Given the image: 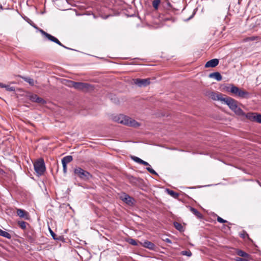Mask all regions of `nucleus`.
Masks as SVG:
<instances>
[{
  "label": "nucleus",
  "mask_w": 261,
  "mask_h": 261,
  "mask_svg": "<svg viewBox=\"0 0 261 261\" xmlns=\"http://www.w3.org/2000/svg\"><path fill=\"white\" fill-rule=\"evenodd\" d=\"M140 164H142L145 166H150V165L147 162H145L143 160H142V161Z\"/></svg>",
  "instance_id": "4c0bfd02"
},
{
  "label": "nucleus",
  "mask_w": 261,
  "mask_h": 261,
  "mask_svg": "<svg viewBox=\"0 0 261 261\" xmlns=\"http://www.w3.org/2000/svg\"><path fill=\"white\" fill-rule=\"evenodd\" d=\"M222 102L227 105L229 109L238 116H244L245 113L238 106V101L234 99L226 96L222 99Z\"/></svg>",
  "instance_id": "f257e3e1"
},
{
  "label": "nucleus",
  "mask_w": 261,
  "mask_h": 261,
  "mask_svg": "<svg viewBox=\"0 0 261 261\" xmlns=\"http://www.w3.org/2000/svg\"><path fill=\"white\" fill-rule=\"evenodd\" d=\"M74 174L80 179L83 180H88L92 178V175L87 171L81 167H76L74 170Z\"/></svg>",
  "instance_id": "20e7f679"
},
{
  "label": "nucleus",
  "mask_w": 261,
  "mask_h": 261,
  "mask_svg": "<svg viewBox=\"0 0 261 261\" xmlns=\"http://www.w3.org/2000/svg\"><path fill=\"white\" fill-rule=\"evenodd\" d=\"M233 87H234V85L233 84H229L228 85L224 86L223 89L226 92H229L232 93V91L231 90Z\"/></svg>",
  "instance_id": "b1692460"
},
{
  "label": "nucleus",
  "mask_w": 261,
  "mask_h": 261,
  "mask_svg": "<svg viewBox=\"0 0 261 261\" xmlns=\"http://www.w3.org/2000/svg\"><path fill=\"white\" fill-rule=\"evenodd\" d=\"M142 245L144 247H145L151 250H154L155 248V245L153 243L147 240L144 241V242L142 243Z\"/></svg>",
  "instance_id": "4468645a"
},
{
  "label": "nucleus",
  "mask_w": 261,
  "mask_h": 261,
  "mask_svg": "<svg viewBox=\"0 0 261 261\" xmlns=\"http://www.w3.org/2000/svg\"><path fill=\"white\" fill-rule=\"evenodd\" d=\"M209 97L213 100H220L222 102V99H224V97H223V95L222 94L216 93L214 92H211L208 94Z\"/></svg>",
  "instance_id": "1a4fd4ad"
},
{
  "label": "nucleus",
  "mask_w": 261,
  "mask_h": 261,
  "mask_svg": "<svg viewBox=\"0 0 261 261\" xmlns=\"http://www.w3.org/2000/svg\"><path fill=\"white\" fill-rule=\"evenodd\" d=\"M146 169L150 173L154 175H157V173L153 169L151 168L150 166L147 167Z\"/></svg>",
  "instance_id": "c756f323"
},
{
  "label": "nucleus",
  "mask_w": 261,
  "mask_h": 261,
  "mask_svg": "<svg viewBox=\"0 0 261 261\" xmlns=\"http://www.w3.org/2000/svg\"><path fill=\"white\" fill-rule=\"evenodd\" d=\"M165 242H166V243H169V244H171L172 243V241L170 239H169V238H166L165 239L163 240Z\"/></svg>",
  "instance_id": "58836bf2"
},
{
  "label": "nucleus",
  "mask_w": 261,
  "mask_h": 261,
  "mask_svg": "<svg viewBox=\"0 0 261 261\" xmlns=\"http://www.w3.org/2000/svg\"><path fill=\"white\" fill-rule=\"evenodd\" d=\"M121 198L124 202L129 205H132L134 204V199L127 194H125L123 197H121Z\"/></svg>",
  "instance_id": "ddd939ff"
},
{
  "label": "nucleus",
  "mask_w": 261,
  "mask_h": 261,
  "mask_svg": "<svg viewBox=\"0 0 261 261\" xmlns=\"http://www.w3.org/2000/svg\"><path fill=\"white\" fill-rule=\"evenodd\" d=\"M17 214L19 217L24 218L25 220H29L30 218L29 213L22 209H17Z\"/></svg>",
  "instance_id": "9d476101"
},
{
  "label": "nucleus",
  "mask_w": 261,
  "mask_h": 261,
  "mask_svg": "<svg viewBox=\"0 0 261 261\" xmlns=\"http://www.w3.org/2000/svg\"><path fill=\"white\" fill-rule=\"evenodd\" d=\"M180 254L182 255H186L187 256H191L192 255V252L190 250H184L180 252Z\"/></svg>",
  "instance_id": "bb28decb"
},
{
  "label": "nucleus",
  "mask_w": 261,
  "mask_h": 261,
  "mask_svg": "<svg viewBox=\"0 0 261 261\" xmlns=\"http://www.w3.org/2000/svg\"><path fill=\"white\" fill-rule=\"evenodd\" d=\"M116 121L119 123L129 126L137 127L140 126V124L136 120L123 115H119L117 118H116Z\"/></svg>",
  "instance_id": "f03ea898"
},
{
  "label": "nucleus",
  "mask_w": 261,
  "mask_h": 261,
  "mask_svg": "<svg viewBox=\"0 0 261 261\" xmlns=\"http://www.w3.org/2000/svg\"><path fill=\"white\" fill-rule=\"evenodd\" d=\"M259 123H261V114L256 113V115H255V121Z\"/></svg>",
  "instance_id": "7c9ffc66"
},
{
  "label": "nucleus",
  "mask_w": 261,
  "mask_h": 261,
  "mask_svg": "<svg viewBox=\"0 0 261 261\" xmlns=\"http://www.w3.org/2000/svg\"><path fill=\"white\" fill-rule=\"evenodd\" d=\"M231 90L232 91V94L241 98H248L249 97L248 92L236 86Z\"/></svg>",
  "instance_id": "423d86ee"
},
{
  "label": "nucleus",
  "mask_w": 261,
  "mask_h": 261,
  "mask_svg": "<svg viewBox=\"0 0 261 261\" xmlns=\"http://www.w3.org/2000/svg\"><path fill=\"white\" fill-rule=\"evenodd\" d=\"M161 3L160 0H153L152 2V6L154 9L157 10L159 8V5Z\"/></svg>",
  "instance_id": "393cba45"
},
{
  "label": "nucleus",
  "mask_w": 261,
  "mask_h": 261,
  "mask_svg": "<svg viewBox=\"0 0 261 261\" xmlns=\"http://www.w3.org/2000/svg\"><path fill=\"white\" fill-rule=\"evenodd\" d=\"M166 191L168 194H169L170 196H171L172 197H173L175 198H177L179 196V194L177 193H176L172 190H170L167 189L166 190Z\"/></svg>",
  "instance_id": "412c9836"
},
{
  "label": "nucleus",
  "mask_w": 261,
  "mask_h": 261,
  "mask_svg": "<svg viewBox=\"0 0 261 261\" xmlns=\"http://www.w3.org/2000/svg\"><path fill=\"white\" fill-rule=\"evenodd\" d=\"M8 91H14L15 88L13 87H11L9 85H4V87Z\"/></svg>",
  "instance_id": "2f4dec72"
},
{
  "label": "nucleus",
  "mask_w": 261,
  "mask_h": 261,
  "mask_svg": "<svg viewBox=\"0 0 261 261\" xmlns=\"http://www.w3.org/2000/svg\"><path fill=\"white\" fill-rule=\"evenodd\" d=\"M255 115H256V113H248L246 114H245L244 116H245L249 120L255 122Z\"/></svg>",
  "instance_id": "dca6fc26"
},
{
  "label": "nucleus",
  "mask_w": 261,
  "mask_h": 261,
  "mask_svg": "<svg viewBox=\"0 0 261 261\" xmlns=\"http://www.w3.org/2000/svg\"><path fill=\"white\" fill-rule=\"evenodd\" d=\"M22 79L30 85L33 86L34 85V81L33 79L28 77H22Z\"/></svg>",
  "instance_id": "5701e85b"
},
{
  "label": "nucleus",
  "mask_w": 261,
  "mask_h": 261,
  "mask_svg": "<svg viewBox=\"0 0 261 261\" xmlns=\"http://www.w3.org/2000/svg\"><path fill=\"white\" fill-rule=\"evenodd\" d=\"M34 169L36 172L39 175H42L45 171V166L44 160L42 159H39L34 164Z\"/></svg>",
  "instance_id": "39448f33"
},
{
  "label": "nucleus",
  "mask_w": 261,
  "mask_h": 261,
  "mask_svg": "<svg viewBox=\"0 0 261 261\" xmlns=\"http://www.w3.org/2000/svg\"><path fill=\"white\" fill-rule=\"evenodd\" d=\"M219 62V60L217 59H212L206 63L205 65V67H215L218 65Z\"/></svg>",
  "instance_id": "f8f14e48"
},
{
  "label": "nucleus",
  "mask_w": 261,
  "mask_h": 261,
  "mask_svg": "<svg viewBox=\"0 0 261 261\" xmlns=\"http://www.w3.org/2000/svg\"><path fill=\"white\" fill-rule=\"evenodd\" d=\"M18 224L21 229H25L26 228L27 223L23 221H19L18 222Z\"/></svg>",
  "instance_id": "a878e982"
},
{
  "label": "nucleus",
  "mask_w": 261,
  "mask_h": 261,
  "mask_svg": "<svg viewBox=\"0 0 261 261\" xmlns=\"http://www.w3.org/2000/svg\"><path fill=\"white\" fill-rule=\"evenodd\" d=\"M128 242L134 246H137L138 245L136 241L133 239H130L128 240Z\"/></svg>",
  "instance_id": "473e14b6"
},
{
  "label": "nucleus",
  "mask_w": 261,
  "mask_h": 261,
  "mask_svg": "<svg viewBox=\"0 0 261 261\" xmlns=\"http://www.w3.org/2000/svg\"><path fill=\"white\" fill-rule=\"evenodd\" d=\"M49 231H50V234L51 235V236L53 237V238L54 240H58V238H56V234L53 232V231L52 230L49 229Z\"/></svg>",
  "instance_id": "f704fd0d"
},
{
  "label": "nucleus",
  "mask_w": 261,
  "mask_h": 261,
  "mask_svg": "<svg viewBox=\"0 0 261 261\" xmlns=\"http://www.w3.org/2000/svg\"><path fill=\"white\" fill-rule=\"evenodd\" d=\"M132 159L133 161L139 164H141L142 161V159L135 156H132Z\"/></svg>",
  "instance_id": "c85d7f7f"
},
{
  "label": "nucleus",
  "mask_w": 261,
  "mask_h": 261,
  "mask_svg": "<svg viewBox=\"0 0 261 261\" xmlns=\"http://www.w3.org/2000/svg\"><path fill=\"white\" fill-rule=\"evenodd\" d=\"M4 84L2 83H0V87L1 88H4Z\"/></svg>",
  "instance_id": "a19ab883"
},
{
  "label": "nucleus",
  "mask_w": 261,
  "mask_h": 261,
  "mask_svg": "<svg viewBox=\"0 0 261 261\" xmlns=\"http://www.w3.org/2000/svg\"><path fill=\"white\" fill-rule=\"evenodd\" d=\"M259 185H260V187H261V184H259Z\"/></svg>",
  "instance_id": "79ce46f5"
},
{
  "label": "nucleus",
  "mask_w": 261,
  "mask_h": 261,
  "mask_svg": "<svg viewBox=\"0 0 261 261\" xmlns=\"http://www.w3.org/2000/svg\"><path fill=\"white\" fill-rule=\"evenodd\" d=\"M40 32L41 33V34L43 35L45 38H46L48 40L53 41L65 48L70 49L69 48H68L65 46L64 45H63L57 38L51 35L50 34L45 32L43 30H40Z\"/></svg>",
  "instance_id": "0eeeda50"
},
{
  "label": "nucleus",
  "mask_w": 261,
  "mask_h": 261,
  "mask_svg": "<svg viewBox=\"0 0 261 261\" xmlns=\"http://www.w3.org/2000/svg\"><path fill=\"white\" fill-rule=\"evenodd\" d=\"M0 236L6 238L10 239L11 238V235L7 231H4L0 229Z\"/></svg>",
  "instance_id": "6ab92c4d"
},
{
  "label": "nucleus",
  "mask_w": 261,
  "mask_h": 261,
  "mask_svg": "<svg viewBox=\"0 0 261 261\" xmlns=\"http://www.w3.org/2000/svg\"><path fill=\"white\" fill-rule=\"evenodd\" d=\"M217 220L218 222L221 223L227 222L226 220H224L223 219L219 216L217 217Z\"/></svg>",
  "instance_id": "72a5a7b5"
},
{
  "label": "nucleus",
  "mask_w": 261,
  "mask_h": 261,
  "mask_svg": "<svg viewBox=\"0 0 261 261\" xmlns=\"http://www.w3.org/2000/svg\"><path fill=\"white\" fill-rule=\"evenodd\" d=\"M73 158L71 155L66 156L62 159V164H67L68 163L71 162Z\"/></svg>",
  "instance_id": "a211bd4d"
},
{
  "label": "nucleus",
  "mask_w": 261,
  "mask_h": 261,
  "mask_svg": "<svg viewBox=\"0 0 261 261\" xmlns=\"http://www.w3.org/2000/svg\"><path fill=\"white\" fill-rule=\"evenodd\" d=\"M240 236L242 238H245L246 237L248 238V234L245 231L243 233H240Z\"/></svg>",
  "instance_id": "e433bc0d"
},
{
  "label": "nucleus",
  "mask_w": 261,
  "mask_h": 261,
  "mask_svg": "<svg viewBox=\"0 0 261 261\" xmlns=\"http://www.w3.org/2000/svg\"><path fill=\"white\" fill-rule=\"evenodd\" d=\"M190 211L195 215L198 218H202V214L199 212L196 208L190 207Z\"/></svg>",
  "instance_id": "f3484780"
},
{
  "label": "nucleus",
  "mask_w": 261,
  "mask_h": 261,
  "mask_svg": "<svg viewBox=\"0 0 261 261\" xmlns=\"http://www.w3.org/2000/svg\"><path fill=\"white\" fill-rule=\"evenodd\" d=\"M133 81L134 84L140 87L147 86L150 83V79L149 78L144 79H134Z\"/></svg>",
  "instance_id": "6e6552de"
},
{
  "label": "nucleus",
  "mask_w": 261,
  "mask_h": 261,
  "mask_svg": "<svg viewBox=\"0 0 261 261\" xmlns=\"http://www.w3.org/2000/svg\"><path fill=\"white\" fill-rule=\"evenodd\" d=\"M174 226L175 227L176 229L180 231H184V227L182 225L178 222H174Z\"/></svg>",
  "instance_id": "4be33fe9"
},
{
  "label": "nucleus",
  "mask_w": 261,
  "mask_h": 261,
  "mask_svg": "<svg viewBox=\"0 0 261 261\" xmlns=\"http://www.w3.org/2000/svg\"><path fill=\"white\" fill-rule=\"evenodd\" d=\"M209 77L211 78H214L218 81H220L222 79L221 74L218 72H215L210 74Z\"/></svg>",
  "instance_id": "2eb2a0df"
},
{
  "label": "nucleus",
  "mask_w": 261,
  "mask_h": 261,
  "mask_svg": "<svg viewBox=\"0 0 261 261\" xmlns=\"http://www.w3.org/2000/svg\"><path fill=\"white\" fill-rule=\"evenodd\" d=\"M194 14H193L189 18L186 19V21H188L191 19L194 16Z\"/></svg>",
  "instance_id": "ea45409f"
},
{
  "label": "nucleus",
  "mask_w": 261,
  "mask_h": 261,
  "mask_svg": "<svg viewBox=\"0 0 261 261\" xmlns=\"http://www.w3.org/2000/svg\"><path fill=\"white\" fill-rule=\"evenodd\" d=\"M63 165V170L64 173L67 172V164H62Z\"/></svg>",
  "instance_id": "c9c22d12"
},
{
  "label": "nucleus",
  "mask_w": 261,
  "mask_h": 261,
  "mask_svg": "<svg viewBox=\"0 0 261 261\" xmlns=\"http://www.w3.org/2000/svg\"><path fill=\"white\" fill-rule=\"evenodd\" d=\"M237 253L238 255L241 256V257H250V255L246 253L245 252H244V251L243 250H238L237 252Z\"/></svg>",
  "instance_id": "aec40b11"
},
{
  "label": "nucleus",
  "mask_w": 261,
  "mask_h": 261,
  "mask_svg": "<svg viewBox=\"0 0 261 261\" xmlns=\"http://www.w3.org/2000/svg\"><path fill=\"white\" fill-rule=\"evenodd\" d=\"M249 257H237L235 259L236 261H250Z\"/></svg>",
  "instance_id": "cd10ccee"
},
{
  "label": "nucleus",
  "mask_w": 261,
  "mask_h": 261,
  "mask_svg": "<svg viewBox=\"0 0 261 261\" xmlns=\"http://www.w3.org/2000/svg\"><path fill=\"white\" fill-rule=\"evenodd\" d=\"M30 99L33 102H37L40 104H45L46 101L41 97L38 96L36 94H33L30 96Z\"/></svg>",
  "instance_id": "9b49d317"
},
{
  "label": "nucleus",
  "mask_w": 261,
  "mask_h": 261,
  "mask_svg": "<svg viewBox=\"0 0 261 261\" xmlns=\"http://www.w3.org/2000/svg\"><path fill=\"white\" fill-rule=\"evenodd\" d=\"M67 85L70 87H73L75 89L79 90L87 91L90 89H92L93 87L91 85L82 83V82H75L72 81H67Z\"/></svg>",
  "instance_id": "7ed1b4c3"
}]
</instances>
